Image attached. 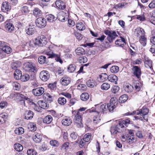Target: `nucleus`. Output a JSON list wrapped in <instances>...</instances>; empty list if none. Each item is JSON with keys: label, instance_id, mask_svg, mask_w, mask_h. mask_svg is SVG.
<instances>
[{"label": "nucleus", "instance_id": "1", "mask_svg": "<svg viewBox=\"0 0 155 155\" xmlns=\"http://www.w3.org/2000/svg\"><path fill=\"white\" fill-rule=\"evenodd\" d=\"M149 109L145 107H143L141 109H140L136 111H133L132 113H128L126 114L127 115L136 114L137 116H135V118L136 120H140L143 121L148 120V114L149 113Z\"/></svg>", "mask_w": 155, "mask_h": 155}, {"label": "nucleus", "instance_id": "2", "mask_svg": "<svg viewBox=\"0 0 155 155\" xmlns=\"http://www.w3.org/2000/svg\"><path fill=\"white\" fill-rule=\"evenodd\" d=\"M104 32L105 35H108L107 39L110 43L112 42L116 37L118 36L114 31L106 30Z\"/></svg>", "mask_w": 155, "mask_h": 155}, {"label": "nucleus", "instance_id": "3", "mask_svg": "<svg viewBox=\"0 0 155 155\" xmlns=\"http://www.w3.org/2000/svg\"><path fill=\"white\" fill-rule=\"evenodd\" d=\"M82 114L79 111L77 112L76 115L75 116L74 119L75 124L78 127H83L82 119Z\"/></svg>", "mask_w": 155, "mask_h": 155}, {"label": "nucleus", "instance_id": "4", "mask_svg": "<svg viewBox=\"0 0 155 155\" xmlns=\"http://www.w3.org/2000/svg\"><path fill=\"white\" fill-rule=\"evenodd\" d=\"M47 43V39L45 37L44 35H41L38 39H36L35 44L39 46H43L46 45Z\"/></svg>", "mask_w": 155, "mask_h": 155}, {"label": "nucleus", "instance_id": "5", "mask_svg": "<svg viewBox=\"0 0 155 155\" xmlns=\"http://www.w3.org/2000/svg\"><path fill=\"white\" fill-rule=\"evenodd\" d=\"M46 21L45 18L42 17L38 18L35 21L36 25L40 28H44L46 25Z\"/></svg>", "mask_w": 155, "mask_h": 155}, {"label": "nucleus", "instance_id": "6", "mask_svg": "<svg viewBox=\"0 0 155 155\" xmlns=\"http://www.w3.org/2000/svg\"><path fill=\"white\" fill-rule=\"evenodd\" d=\"M25 66V71L29 72H34L37 69L35 64L31 62H27Z\"/></svg>", "mask_w": 155, "mask_h": 155}, {"label": "nucleus", "instance_id": "7", "mask_svg": "<svg viewBox=\"0 0 155 155\" xmlns=\"http://www.w3.org/2000/svg\"><path fill=\"white\" fill-rule=\"evenodd\" d=\"M107 104H104L100 106L99 112L94 107L92 108L91 109L88 110V111L90 113L96 112L97 114H98L99 112H101L103 113L104 111L107 110Z\"/></svg>", "mask_w": 155, "mask_h": 155}, {"label": "nucleus", "instance_id": "8", "mask_svg": "<svg viewBox=\"0 0 155 155\" xmlns=\"http://www.w3.org/2000/svg\"><path fill=\"white\" fill-rule=\"evenodd\" d=\"M49 74L47 71H42L39 74L40 78L43 81H46L49 78Z\"/></svg>", "mask_w": 155, "mask_h": 155}, {"label": "nucleus", "instance_id": "9", "mask_svg": "<svg viewBox=\"0 0 155 155\" xmlns=\"http://www.w3.org/2000/svg\"><path fill=\"white\" fill-rule=\"evenodd\" d=\"M44 92V89L42 87H39L34 89L32 91V93L35 96H39L41 95Z\"/></svg>", "mask_w": 155, "mask_h": 155}, {"label": "nucleus", "instance_id": "10", "mask_svg": "<svg viewBox=\"0 0 155 155\" xmlns=\"http://www.w3.org/2000/svg\"><path fill=\"white\" fill-rule=\"evenodd\" d=\"M132 70L133 71L134 75L138 78L140 77L141 75V71L140 69L138 66H133L132 68Z\"/></svg>", "mask_w": 155, "mask_h": 155}, {"label": "nucleus", "instance_id": "11", "mask_svg": "<svg viewBox=\"0 0 155 155\" xmlns=\"http://www.w3.org/2000/svg\"><path fill=\"white\" fill-rule=\"evenodd\" d=\"M27 34L29 35H32L36 32V30L35 26L34 25H29L28 28L26 29Z\"/></svg>", "mask_w": 155, "mask_h": 155}, {"label": "nucleus", "instance_id": "12", "mask_svg": "<svg viewBox=\"0 0 155 155\" xmlns=\"http://www.w3.org/2000/svg\"><path fill=\"white\" fill-rule=\"evenodd\" d=\"M5 26L6 31L7 32H11L14 30V26L11 23L6 22Z\"/></svg>", "mask_w": 155, "mask_h": 155}, {"label": "nucleus", "instance_id": "13", "mask_svg": "<svg viewBox=\"0 0 155 155\" xmlns=\"http://www.w3.org/2000/svg\"><path fill=\"white\" fill-rule=\"evenodd\" d=\"M144 65L145 67L147 68L150 69L151 70L153 69L152 68V61L148 58H146L144 60Z\"/></svg>", "mask_w": 155, "mask_h": 155}, {"label": "nucleus", "instance_id": "14", "mask_svg": "<svg viewBox=\"0 0 155 155\" xmlns=\"http://www.w3.org/2000/svg\"><path fill=\"white\" fill-rule=\"evenodd\" d=\"M1 8L2 12H7L10 10L11 7L8 5V2H5L2 3Z\"/></svg>", "mask_w": 155, "mask_h": 155}, {"label": "nucleus", "instance_id": "15", "mask_svg": "<svg viewBox=\"0 0 155 155\" xmlns=\"http://www.w3.org/2000/svg\"><path fill=\"white\" fill-rule=\"evenodd\" d=\"M136 32V36L138 37H140L145 35V32L144 29L140 28H137Z\"/></svg>", "mask_w": 155, "mask_h": 155}, {"label": "nucleus", "instance_id": "16", "mask_svg": "<svg viewBox=\"0 0 155 155\" xmlns=\"http://www.w3.org/2000/svg\"><path fill=\"white\" fill-rule=\"evenodd\" d=\"M33 139L35 142L36 143H39L41 141L42 137L40 134L35 133L33 137Z\"/></svg>", "mask_w": 155, "mask_h": 155}, {"label": "nucleus", "instance_id": "17", "mask_svg": "<svg viewBox=\"0 0 155 155\" xmlns=\"http://www.w3.org/2000/svg\"><path fill=\"white\" fill-rule=\"evenodd\" d=\"M56 6L59 9H64L66 7V5L62 1L59 0L55 2Z\"/></svg>", "mask_w": 155, "mask_h": 155}, {"label": "nucleus", "instance_id": "18", "mask_svg": "<svg viewBox=\"0 0 155 155\" xmlns=\"http://www.w3.org/2000/svg\"><path fill=\"white\" fill-rule=\"evenodd\" d=\"M62 84L64 86L68 85L70 82L71 79L68 77H64L61 79Z\"/></svg>", "mask_w": 155, "mask_h": 155}, {"label": "nucleus", "instance_id": "19", "mask_svg": "<svg viewBox=\"0 0 155 155\" xmlns=\"http://www.w3.org/2000/svg\"><path fill=\"white\" fill-rule=\"evenodd\" d=\"M65 13L63 12H60L57 15V18L60 21L64 22L66 20L65 18Z\"/></svg>", "mask_w": 155, "mask_h": 155}, {"label": "nucleus", "instance_id": "20", "mask_svg": "<svg viewBox=\"0 0 155 155\" xmlns=\"http://www.w3.org/2000/svg\"><path fill=\"white\" fill-rule=\"evenodd\" d=\"M108 76L105 73H102L99 75L97 78V80L100 82H103L107 79H108Z\"/></svg>", "mask_w": 155, "mask_h": 155}, {"label": "nucleus", "instance_id": "21", "mask_svg": "<svg viewBox=\"0 0 155 155\" xmlns=\"http://www.w3.org/2000/svg\"><path fill=\"white\" fill-rule=\"evenodd\" d=\"M72 120L70 117H67L64 119L62 120V123L63 125L68 126L72 123Z\"/></svg>", "mask_w": 155, "mask_h": 155}, {"label": "nucleus", "instance_id": "22", "mask_svg": "<svg viewBox=\"0 0 155 155\" xmlns=\"http://www.w3.org/2000/svg\"><path fill=\"white\" fill-rule=\"evenodd\" d=\"M108 80L114 83L115 84H117V82L118 80L117 77L114 74H111L108 76Z\"/></svg>", "mask_w": 155, "mask_h": 155}, {"label": "nucleus", "instance_id": "23", "mask_svg": "<svg viewBox=\"0 0 155 155\" xmlns=\"http://www.w3.org/2000/svg\"><path fill=\"white\" fill-rule=\"evenodd\" d=\"M120 39H117L115 42V44L120 47H123L124 45V44L126 43L125 39L122 37H120Z\"/></svg>", "mask_w": 155, "mask_h": 155}, {"label": "nucleus", "instance_id": "24", "mask_svg": "<svg viewBox=\"0 0 155 155\" xmlns=\"http://www.w3.org/2000/svg\"><path fill=\"white\" fill-rule=\"evenodd\" d=\"M25 118L27 120L31 119L33 116V113L31 111L29 110L25 112Z\"/></svg>", "mask_w": 155, "mask_h": 155}, {"label": "nucleus", "instance_id": "25", "mask_svg": "<svg viewBox=\"0 0 155 155\" xmlns=\"http://www.w3.org/2000/svg\"><path fill=\"white\" fill-rule=\"evenodd\" d=\"M116 126L117 131L119 133L123 132L126 130V127H124V125H123L121 123H119Z\"/></svg>", "mask_w": 155, "mask_h": 155}, {"label": "nucleus", "instance_id": "26", "mask_svg": "<svg viewBox=\"0 0 155 155\" xmlns=\"http://www.w3.org/2000/svg\"><path fill=\"white\" fill-rule=\"evenodd\" d=\"M76 25L77 29L80 31H83L85 29V27L83 22H78Z\"/></svg>", "mask_w": 155, "mask_h": 155}, {"label": "nucleus", "instance_id": "27", "mask_svg": "<svg viewBox=\"0 0 155 155\" xmlns=\"http://www.w3.org/2000/svg\"><path fill=\"white\" fill-rule=\"evenodd\" d=\"M33 14L36 17L40 16L42 14L41 10L38 8H35L33 10Z\"/></svg>", "mask_w": 155, "mask_h": 155}, {"label": "nucleus", "instance_id": "28", "mask_svg": "<svg viewBox=\"0 0 155 155\" xmlns=\"http://www.w3.org/2000/svg\"><path fill=\"white\" fill-rule=\"evenodd\" d=\"M53 118L52 116L50 115H48L46 116L43 120V122L44 123L49 124L52 122Z\"/></svg>", "mask_w": 155, "mask_h": 155}, {"label": "nucleus", "instance_id": "29", "mask_svg": "<svg viewBox=\"0 0 155 155\" xmlns=\"http://www.w3.org/2000/svg\"><path fill=\"white\" fill-rule=\"evenodd\" d=\"M21 63L19 62L16 61L11 64V67L14 70L18 69L21 66Z\"/></svg>", "mask_w": 155, "mask_h": 155}, {"label": "nucleus", "instance_id": "30", "mask_svg": "<svg viewBox=\"0 0 155 155\" xmlns=\"http://www.w3.org/2000/svg\"><path fill=\"white\" fill-rule=\"evenodd\" d=\"M14 76L15 78L17 80L19 79L22 75L21 71L19 69H16L14 73Z\"/></svg>", "mask_w": 155, "mask_h": 155}, {"label": "nucleus", "instance_id": "31", "mask_svg": "<svg viewBox=\"0 0 155 155\" xmlns=\"http://www.w3.org/2000/svg\"><path fill=\"white\" fill-rule=\"evenodd\" d=\"M133 86L134 87L137 91H139L142 87V84L139 81H136L134 83Z\"/></svg>", "mask_w": 155, "mask_h": 155}, {"label": "nucleus", "instance_id": "32", "mask_svg": "<svg viewBox=\"0 0 155 155\" xmlns=\"http://www.w3.org/2000/svg\"><path fill=\"white\" fill-rule=\"evenodd\" d=\"M43 97L44 99L49 101L50 103L52 101L51 96L48 93H44L43 95Z\"/></svg>", "mask_w": 155, "mask_h": 155}, {"label": "nucleus", "instance_id": "33", "mask_svg": "<svg viewBox=\"0 0 155 155\" xmlns=\"http://www.w3.org/2000/svg\"><path fill=\"white\" fill-rule=\"evenodd\" d=\"M80 97L82 101H86L89 98V95L88 93L85 92L82 93Z\"/></svg>", "mask_w": 155, "mask_h": 155}, {"label": "nucleus", "instance_id": "34", "mask_svg": "<svg viewBox=\"0 0 155 155\" xmlns=\"http://www.w3.org/2000/svg\"><path fill=\"white\" fill-rule=\"evenodd\" d=\"M128 97L126 94H123L119 98V101L120 103H124L127 100Z\"/></svg>", "mask_w": 155, "mask_h": 155}, {"label": "nucleus", "instance_id": "35", "mask_svg": "<svg viewBox=\"0 0 155 155\" xmlns=\"http://www.w3.org/2000/svg\"><path fill=\"white\" fill-rule=\"evenodd\" d=\"M109 104L116 107L118 104L117 99L115 97L111 98L110 99Z\"/></svg>", "mask_w": 155, "mask_h": 155}, {"label": "nucleus", "instance_id": "36", "mask_svg": "<svg viewBox=\"0 0 155 155\" xmlns=\"http://www.w3.org/2000/svg\"><path fill=\"white\" fill-rule=\"evenodd\" d=\"M2 48L3 53L5 52L7 54H8L11 53L12 51L11 48L9 47L8 45H6L5 47H3V48Z\"/></svg>", "mask_w": 155, "mask_h": 155}, {"label": "nucleus", "instance_id": "37", "mask_svg": "<svg viewBox=\"0 0 155 155\" xmlns=\"http://www.w3.org/2000/svg\"><path fill=\"white\" fill-rule=\"evenodd\" d=\"M76 69V67L74 64H70L68 68V71L70 73L73 72Z\"/></svg>", "mask_w": 155, "mask_h": 155}, {"label": "nucleus", "instance_id": "38", "mask_svg": "<svg viewBox=\"0 0 155 155\" xmlns=\"http://www.w3.org/2000/svg\"><path fill=\"white\" fill-rule=\"evenodd\" d=\"M140 38L139 41L140 43L143 46H145L146 45L147 39L145 37V35L139 37Z\"/></svg>", "mask_w": 155, "mask_h": 155}, {"label": "nucleus", "instance_id": "39", "mask_svg": "<svg viewBox=\"0 0 155 155\" xmlns=\"http://www.w3.org/2000/svg\"><path fill=\"white\" fill-rule=\"evenodd\" d=\"M86 84L88 87H93L96 85L95 81L93 80H89L86 82Z\"/></svg>", "mask_w": 155, "mask_h": 155}, {"label": "nucleus", "instance_id": "40", "mask_svg": "<svg viewBox=\"0 0 155 155\" xmlns=\"http://www.w3.org/2000/svg\"><path fill=\"white\" fill-rule=\"evenodd\" d=\"M38 102L40 106L42 108L46 109L49 107L48 104L47 103L44 102L42 101H38Z\"/></svg>", "mask_w": 155, "mask_h": 155}, {"label": "nucleus", "instance_id": "41", "mask_svg": "<svg viewBox=\"0 0 155 155\" xmlns=\"http://www.w3.org/2000/svg\"><path fill=\"white\" fill-rule=\"evenodd\" d=\"M75 51L77 54L80 55L84 53V50L82 48L79 47L75 50Z\"/></svg>", "mask_w": 155, "mask_h": 155}, {"label": "nucleus", "instance_id": "42", "mask_svg": "<svg viewBox=\"0 0 155 155\" xmlns=\"http://www.w3.org/2000/svg\"><path fill=\"white\" fill-rule=\"evenodd\" d=\"M15 133L17 134H22L24 132V130L22 127L16 128L15 130Z\"/></svg>", "mask_w": 155, "mask_h": 155}, {"label": "nucleus", "instance_id": "43", "mask_svg": "<svg viewBox=\"0 0 155 155\" xmlns=\"http://www.w3.org/2000/svg\"><path fill=\"white\" fill-rule=\"evenodd\" d=\"M110 87V84L107 83H104L101 86V89L103 90L106 91L108 90Z\"/></svg>", "mask_w": 155, "mask_h": 155}, {"label": "nucleus", "instance_id": "44", "mask_svg": "<svg viewBox=\"0 0 155 155\" xmlns=\"http://www.w3.org/2000/svg\"><path fill=\"white\" fill-rule=\"evenodd\" d=\"M58 103L60 105H64L66 103V99L63 97H59L58 100Z\"/></svg>", "mask_w": 155, "mask_h": 155}, {"label": "nucleus", "instance_id": "45", "mask_svg": "<svg viewBox=\"0 0 155 155\" xmlns=\"http://www.w3.org/2000/svg\"><path fill=\"white\" fill-rule=\"evenodd\" d=\"M126 139L127 142L129 143H132L136 141L135 138L133 136H128V137H126Z\"/></svg>", "mask_w": 155, "mask_h": 155}, {"label": "nucleus", "instance_id": "46", "mask_svg": "<svg viewBox=\"0 0 155 155\" xmlns=\"http://www.w3.org/2000/svg\"><path fill=\"white\" fill-rule=\"evenodd\" d=\"M14 147L15 149L18 151H21L23 149V146L21 144L18 143L15 144Z\"/></svg>", "mask_w": 155, "mask_h": 155}, {"label": "nucleus", "instance_id": "47", "mask_svg": "<svg viewBox=\"0 0 155 155\" xmlns=\"http://www.w3.org/2000/svg\"><path fill=\"white\" fill-rule=\"evenodd\" d=\"M133 90V86L130 84L126 85L125 87V90L128 93H130Z\"/></svg>", "mask_w": 155, "mask_h": 155}, {"label": "nucleus", "instance_id": "48", "mask_svg": "<svg viewBox=\"0 0 155 155\" xmlns=\"http://www.w3.org/2000/svg\"><path fill=\"white\" fill-rule=\"evenodd\" d=\"M30 78L29 75L27 74H25L21 75L20 79L22 81H26L29 80Z\"/></svg>", "mask_w": 155, "mask_h": 155}, {"label": "nucleus", "instance_id": "49", "mask_svg": "<svg viewBox=\"0 0 155 155\" xmlns=\"http://www.w3.org/2000/svg\"><path fill=\"white\" fill-rule=\"evenodd\" d=\"M46 18L48 21H49V22H52L56 19L54 15L51 14L48 15L46 16Z\"/></svg>", "mask_w": 155, "mask_h": 155}, {"label": "nucleus", "instance_id": "50", "mask_svg": "<svg viewBox=\"0 0 155 155\" xmlns=\"http://www.w3.org/2000/svg\"><path fill=\"white\" fill-rule=\"evenodd\" d=\"M91 134L90 133H87L85 134L83 139V140L85 142H88L91 139Z\"/></svg>", "mask_w": 155, "mask_h": 155}, {"label": "nucleus", "instance_id": "51", "mask_svg": "<svg viewBox=\"0 0 155 155\" xmlns=\"http://www.w3.org/2000/svg\"><path fill=\"white\" fill-rule=\"evenodd\" d=\"M75 142L79 144V146L80 147H85L86 142H84L83 139H81L80 140L78 139V140L76 141Z\"/></svg>", "mask_w": 155, "mask_h": 155}, {"label": "nucleus", "instance_id": "52", "mask_svg": "<svg viewBox=\"0 0 155 155\" xmlns=\"http://www.w3.org/2000/svg\"><path fill=\"white\" fill-rule=\"evenodd\" d=\"M93 120L94 124H98L101 120L100 117L98 116H94L93 117Z\"/></svg>", "mask_w": 155, "mask_h": 155}, {"label": "nucleus", "instance_id": "53", "mask_svg": "<svg viewBox=\"0 0 155 155\" xmlns=\"http://www.w3.org/2000/svg\"><path fill=\"white\" fill-rule=\"evenodd\" d=\"M119 70V68L117 66H112L110 69L111 72L113 73H115L118 72Z\"/></svg>", "mask_w": 155, "mask_h": 155}, {"label": "nucleus", "instance_id": "54", "mask_svg": "<svg viewBox=\"0 0 155 155\" xmlns=\"http://www.w3.org/2000/svg\"><path fill=\"white\" fill-rule=\"evenodd\" d=\"M46 58L45 56H41L38 58V62L41 64H44L46 61Z\"/></svg>", "mask_w": 155, "mask_h": 155}, {"label": "nucleus", "instance_id": "55", "mask_svg": "<svg viewBox=\"0 0 155 155\" xmlns=\"http://www.w3.org/2000/svg\"><path fill=\"white\" fill-rule=\"evenodd\" d=\"M27 153L28 155H36L37 153L33 149H30L27 150Z\"/></svg>", "mask_w": 155, "mask_h": 155}, {"label": "nucleus", "instance_id": "56", "mask_svg": "<svg viewBox=\"0 0 155 155\" xmlns=\"http://www.w3.org/2000/svg\"><path fill=\"white\" fill-rule=\"evenodd\" d=\"M50 144L54 147H57L59 145V143L56 140H52L50 141Z\"/></svg>", "mask_w": 155, "mask_h": 155}, {"label": "nucleus", "instance_id": "57", "mask_svg": "<svg viewBox=\"0 0 155 155\" xmlns=\"http://www.w3.org/2000/svg\"><path fill=\"white\" fill-rule=\"evenodd\" d=\"M107 107L109 111L110 112H112L114 111V110L116 108L115 107L114 105L110 104L108 103L107 104Z\"/></svg>", "mask_w": 155, "mask_h": 155}, {"label": "nucleus", "instance_id": "58", "mask_svg": "<svg viewBox=\"0 0 155 155\" xmlns=\"http://www.w3.org/2000/svg\"><path fill=\"white\" fill-rule=\"evenodd\" d=\"M70 137L72 140H75L78 138V140L79 138V136L78 134L75 133L73 132L70 135Z\"/></svg>", "mask_w": 155, "mask_h": 155}, {"label": "nucleus", "instance_id": "59", "mask_svg": "<svg viewBox=\"0 0 155 155\" xmlns=\"http://www.w3.org/2000/svg\"><path fill=\"white\" fill-rule=\"evenodd\" d=\"M34 78L33 76L32 78H31L30 79H31V84L34 87H35L38 86V83L37 81L35 80H33V79Z\"/></svg>", "mask_w": 155, "mask_h": 155}, {"label": "nucleus", "instance_id": "60", "mask_svg": "<svg viewBox=\"0 0 155 155\" xmlns=\"http://www.w3.org/2000/svg\"><path fill=\"white\" fill-rule=\"evenodd\" d=\"M110 131L111 134H117L118 131H117V130L116 128V127L112 126L110 128Z\"/></svg>", "mask_w": 155, "mask_h": 155}, {"label": "nucleus", "instance_id": "61", "mask_svg": "<svg viewBox=\"0 0 155 155\" xmlns=\"http://www.w3.org/2000/svg\"><path fill=\"white\" fill-rule=\"evenodd\" d=\"M75 35L76 38L79 41L81 40L83 38V35L80 33L78 32L75 33Z\"/></svg>", "mask_w": 155, "mask_h": 155}, {"label": "nucleus", "instance_id": "62", "mask_svg": "<svg viewBox=\"0 0 155 155\" xmlns=\"http://www.w3.org/2000/svg\"><path fill=\"white\" fill-rule=\"evenodd\" d=\"M79 62L80 63H84L87 61V59L85 56L80 57L79 58Z\"/></svg>", "mask_w": 155, "mask_h": 155}, {"label": "nucleus", "instance_id": "63", "mask_svg": "<svg viewBox=\"0 0 155 155\" xmlns=\"http://www.w3.org/2000/svg\"><path fill=\"white\" fill-rule=\"evenodd\" d=\"M12 85L13 87H15L16 90H18L20 88V84L16 82H13Z\"/></svg>", "mask_w": 155, "mask_h": 155}, {"label": "nucleus", "instance_id": "64", "mask_svg": "<svg viewBox=\"0 0 155 155\" xmlns=\"http://www.w3.org/2000/svg\"><path fill=\"white\" fill-rule=\"evenodd\" d=\"M21 11L22 13L25 14L28 12V7L27 6H24L21 8Z\"/></svg>", "mask_w": 155, "mask_h": 155}]
</instances>
